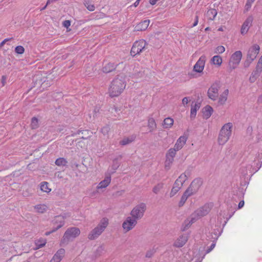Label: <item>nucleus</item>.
Listing matches in <instances>:
<instances>
[{
	"label": "nucleus",
	"mask_w": 262,
	"mask_h": 262,
	"mask_svg": "<svg viewBox=\"0 0 262 262\" xmlns=\"http://www.w3.org/2000/svg\"><path fill=\"white\" fill-rule=\"evenodd\" d=\"M146 210V205L144 203H141L136 206L132 210L130 214L136 220L141 219L144 215Z\"/></svg>",
	"instance_id": "6e6552de"
},
{
	"label": "nucleus",
	"mask_w": 262,
	"mask_h": 262,
	"mask_svg": "<svg viewBox=\"0 0 262 262\" xmlns=\"http://www.w3.org/2000/svg\"><path fill=\"white\" fill-rule=\"evenodd\" d=\"M147 45L146 41L142 39L136 41L132 47L130 52V55L134 57L137 55L140 54Z\"/></svg>",
	"instance_id": "0eeeda50"
},
{
	"label": "nucleus",
	"mask_w": 262,
	"mask_h": 262,
	"mask_svg": "<svg viewBox=\"0 0 262 262\" xmlns=\"http://www.w3.org/2000/svg\"><path fill=\"white\" fill-rule=\"evenodd\" d=\"M80 132H81V133H82V134H84L89 135L90 132L89 130H83V131H80V130H79V131L77 132V134H79Z\"/></svg>",
	"instance_id": "6e6d98bb"
},
{
	"label": "nucleus",
	"mask_w": 262,
	"mask_h": 262,
	"mask_svg": "<svg viewBox=\"0 0 262 262\" xmlns=\"http://www.w3.org/2000/svg\"><path fill=\"white\" fill-rule=\"evenodd\" d=\"M242 58V53L241 51H235L232 54L228 63V69L232 71L239 65Z\"/></svg>",
	"instance_id": "423d86ee"
},
{
	"label": "nucleus",
	"mask_w": 262,
	"mask_h": 262,
	"mask_svg": "<svg viewBox=\"0 0 262 262\" xmlns=\"http://www.w3.org/2000/svg\"><path fill=\"white\" fill-rule=\"evenodd\" d=\"M47 6H48V5H46L45 7H43V8L42 9V10H44V9H45L46 8V7H47Z\"/></svg>",
	"instance_id": "680f3d73"
},
{
	"label": "nucleus",
	"mask_w": 262,
	"mask_h": 262,
	"mask_svg": "<svg viewBox=\"0 0 262 262\" xmlns=\"http://www.w3.org/2000/svg\"><path fill=\"white\" fill-rule=\"evenodd\" d=\"M140 1H141V0H137V1L134 3V6L135 7H137L139 5V3H140Z\"/></svg>",
	"instance_id": "13d9d810"
},
{
	"label": "nucleus",
	"mask_w": 262,
	"mask_h": 262,
	"mask_svg": "<svg viewBox=\"0 0 262 262\" xmlns=\"http://www.w3.org/2000/svg\"><path fill=\"white\" fill-rule=\"evenodd\" d=\"M188 98L187 97H184L182 99V104H183L184 106L186 105L188 103Z\"/></svg>",
	"instance_id": "603ef678"
},
{
	"label": "nucleus",
	"mask_w": 262,
	"mask_h": 262,
	"mask_svg": "<svg viewBox=\"0 0 262 262\" xmlns=\"http://www.w3.org/2000/svg\"><path fill=\"white\" fill-rule=\"evenodd\" d=\"M173 124V120L170 117L165 118V128H169L171 127Z\"/></svg>",
	"instance_id": "7c9ffc66"
},
{
	"label": "nucleus",
	"mask_w": 262,
	"mask_h": 262,
	"mask_svg": "<svg viewBox=\"0 0 262 262\" xmlns=\"http://www.w3.org/2000/svg\"><path fill=\"white\" fill-rule=\"evenodd\" d=\"M205 30H208V28H206V29H205Z\"/></svg>",
	"instance_id": "338daca9"
},
{
	"label": "nucleus",
	"mask_w": 262,
	"mask_h": 262,
	"mask_svg": "<svg viewBox=\"0 0 262 262\" xmlns=\"http://www.w3.org/2000/svg\"><path fill=\"white\" fill-rule=\"evenodd\" d=\"M150 23V20L146 19L139 23L135 27L134 30L136 31H143L147 29Z\"/></svg>",
	"instance_id": "f3484780"
},
{
	"label": "nucleus",
	"mask_w": 262,
	"mask_h": 262,
	"mask_svg": "<svg viewBox=\"0 0 262 262\" xmlns=\"http://www.w3.org/2000/svg\"><path fill=\"white\" fill-rule=\"evenodd\" d=\"M253 61V60H251L250 59L248 58L247 57L246 60L244 62V66L245 68H248L250 65L251 63Z\"/></svg>",
	"instance_id": "49530a36"
},
{
	"label": "nucleus",
	"mask_w": 262,
	"mask_h": 262,
	"mask_svg": "<svg viewBox=\"0 0 262 262\" xmlns=\"http://www.w3.org/2000/svg\"><path fill=\"white\" fill-rule=\"evenodd\" d=\"M229 94V91L228 89L225 90L223 93L220 96L218 100V103L220 105H224L227 100L228 95Z\"/></svg>",
	"instance_id": "5701e85b"
},
{
	"label": "nucleus",
	"mask_w": 262,
	"mask_h": 262,
	"mask_svg": "<svg viewBox=\"0 0 262 262\" xmlns=\"http://www.w3.org/2000/svg\"><path fill=\"white\" fill-rule=\"evenodd\" d=\"M156 35H158V33H155V36H156Z\"/></svg>",
	"instance_id": "69168bd1"
},
{
	"label": "nucleus",
	"mask_w": 262,
	"mask_h": 262,
	"mask_svg": "<svg viewBox=\"0 0 262 262\" xmlns=\"http://www.w3.org/2000/svg\"><path fill=\"white\" fill-rule=\"evenodd\" d=\"M6 77L5 76H3L2 77V83L3 86H4L6 84Z\"/></svg>",
	"instance_id": "5fc2aeb1"
},
{
	"label": "nucleus",
	"mask_w": 262,
	"mask_h": 262,
	"mask_svg": "<svg viewBox=\"0 0 262 262\" xmlns=\"http://www.w3.org/2000/svg\"><path fill=\"white\" fill-rule=\"evenodd\" d=\"M256 69H258L260 71H262V56L259 59L258 62L256 66Z\"/></svg>",
	"instance_id": "a18cd8bd"
},
{
	"label": "nucleus",
	"mask_w": 262,
	"mask_h": 262,
	"mask_svg": "<svg viewBox=\"0 0 262 262\" xmlns=\"http://www.w3.org/2000/svg\"><path fill=\"white\" fill-rule=\"evenodd\" d=\"M198 22H199V17H198V16L196 15L195 17L194 22L193 24V25L191 26V27H194L198 25Z\"/></svg>",
	"instance_id": "8fccbe9b"
},
{
	"label": "nucleus",
	"mask_w": 262,
	"mask_h": 262,
	"mask_svg": "<svg viewBox=\"0 0 262 262\" xmlns=\"http://www.w3.org/2000/svg\"><path fill=\"white\" fill-rule=\"evenodd\" d=\"M39 126L38 120L36 117H33L31 120V126L32 129H36Z\"/></svg>",
	"instance_id": "f704fd0d"
},
{
	"label": "nucleus",
	"mask_w": 262,
	"mask_h": 262,
	"mask_svg": "<svg viewBox=\"0 0 262 262\" xmlns=\"http://www.w3.org/2000/svg\"><path fill=\"white\" fill-rule=\"evenodd\" d=\"M126 75L121 73L117 75L110 83L107 93L112 97L119 96L125 90L126 86Z\"/></svg>",
	"instance_id": "f257e3e1"
},
{
	"label": "nucleus",
	"mask_w": 262,
	"mask_h": 262,
	"mask_svg": "<svg viewBox=\"0 0 262 262\" xmlns=\"http://www.w3.org/2000/svg\"><path fill=\"white\" fill-rule=\"evenodd\" d=\"M111 182V177L109 174L106 176L104 179L101 181L97 186V189L105 188L107 187Z\"/></svg>",
	"instance_id": "aec40b11"
},
{
	"label": "nucleus",
	"mask_w": 262,
	"mask_h": 262,
	"mask_svg": "<svg viewBox=\"0 0 262 262\" xmlns=\"http://www.w3.org/2000/svg\"><path fill=\"white\" fill-rule=\"evenodd\" d=\"M108 224V219H102L97 227L93 229L89 234L88 238L90 239H94L99 236L104 230Z\"/></svg>",
	"instance_id": "39448f33"
},
{
	"label": "nucleus",
	"mask_w": 262,
	"mask_h": 262,
	"mask_svg": "<svg viewBox=\"0 0 262 262\" xmlns=\"http://www.w3.org/2000/svg\"><path fill=\"white\" fill-rule=\"evenodd\" d=\"M233 124L231 122L225 124L221 128L217 142L219 145H223L229 140L232 133Z\"/></svg>",
	"instance_id": "7ed1b4c3"
},
{
	"label": "nucleus",
	"mask_w": 262,
	"mask_h": 262,
	"mask_svg": "<svg viewBox=\"0 0 262 262\" xmlns=\"http://www.w3.org/2000/svg\"><path fill=\"white\" fill-rule=\"evenodd\" d=\"M216 239H217V238H216L215 240H214L212 242V243L211 244L210 246L209 247H208V248L206 250V254L209 253V252H210L214 249V248L215 247V245H216Z\"/></svg>",
	"instance_id": "37998d69"
},
{
	"label": "nucleus",
	"mask_w": 262,
	"mask_h": 262,
	"mask_svg": "<svg viewBox=\"0 0 262 262\" xmlns=\"http://www.w3.org/2000/svg\"><path fill=\"white\" fill-rule=\"evenodd\" d=\"M117 66V64L114 62H109L103 66L102 71L105 73L112 72L116 70Z\"/></svg>",
	"instance_id": "a211bd4d"
},
{
	"label": "nucleus",
	"mask_w": 262,
	"mask_h": 262,
	"mask_svg": "<svg viewBox=\"0 0 262 262\" xmlns=\"http://www.w3.org/2000/svg\"><path fill=\"white\" fill-rule=\"evenodd\" d=\"M253 21V17L249 15L244 21L241 29V33L244 35L247 33Z\"/></svg>",
	"instance_id": "4468645a"
},
{
	"label": "nucleus",
	"mask_w": 262,
	"mask_h": 262,
	"mask_svg": "<svg viewBox=\"0 0 262 262\" xmlns=\"http://www.w3.org/2000/svg\"><path fill=\"white\" fill-rule=\"evenodd\" d=\"M220 89V84L218 82H214L209 88L207 95L210 99L215 101L219 97V91Z\"/></svg>",
	"instance_id": "1a4fd4ad"
},
{
	"label": "nucleus",
	"mask_w": 262,
	"mask_h": 262,
	"mask_svg": "<svg viewBox=\"0 0 262 262\" xmlns=\"http://www.w3.org/2000/svg\"><path fill=\"white\" fill-rule=\"evenodd\" d=\"M46 244V241L44 239H40L38 241H36L35 242V245L36 246L37 249H39L43 247Z\"/></svg>",
	"instance_id": "e433bc0d"
},
{
	"label": "nucleus",
	"mask_w": 262,
	"mask_h": 262,
	"mask_svg": "<svg viewBox=\"0 0 262 262\" xmlns=\"http://www.w3.org/2000/svg\"><path fill=\"white\" fill-rule=\"evenodd\" d=\"M213 108L210 105L206 106L203 109V116L206 119L209 118L213 113Z\"/></svg>",
	"instance_id": "b1692460"
},
{
	"label": "nucleus",
	"mask_w": 262,
	"mask_h": 262,
	"mask_svg": "<svg viewBox=\"0 0 262 262\" xmlns=\"http://www.w3.org/2000/svg\"><path fill=\"white\" fill-rule=\"evenodd\" d=\"M154 253V252L153 250L148 251L146 254V257H150Z\"/></svg>",
	"instance_id": "3c124183"
},
{
	"label": "nucleus",
	"mask_w": 262,
	"mask_h": 262,
	"mask_svg": "<svg viewBox=\"0 0 262 262\" xmlns=\"http://www.w3.org/2000/svg\"><path fill=\"white\" fill-rule=\"evenodd\" d=\"M244 200H242V201H241L239 202V203H238V209H241L244 205Z\"/></svg>",
	"instance_id": "864d4df0"
},
{
	"label": "nucleus",
	"mask_w": 262,
	"mask_h": 262,
	"mask_svg": "<svg viewBox=\"0 0 262 262\" xmlns=\"http://www.w3.org/2000/svg\"><path fill=\"white\" fill-rule=\"evenodd\" d=\"M9 39H4L1 43H0V47H2L5 43V42L8 41Z\"/></svg>",
	"instance_id": "052dcab7"
},
{
	"label": "nucleus",
	"mask_w": 262,
	"mask_h": 262,
	"mask_svg": "<svg viewBox=\"0 0 262 262\" xmlns=\"http://www.w3.org/2000/svg\"><path fill=\"white\" fill-rule=\"evenodd\" d=\"M188 76L190 78H194V74H193V72H190L188 73Z\"/></svg>",
	"instance_id": "bf43d9fd"
},
{
	"label": "nucleus",
	"mask_w": 262,
	"mask_h": 262,
	"mask_svg": "<svg viewBox=\"0 0 262 262\" xmlns=\"http://www.w3.org/2000/svg\"><path fill=\"white\" fill-rule=\"evenodd\" d=\"M261 72V71H259L258 69L256 68V70L252 73L249 78L250 81L251 82H254L256 80L257 78L259 76V73Z\"/></svg>",
	"instance_id": "cd10ccee"
},
{
	"label": "nucleus",
	"mask_w": 262,
	"mask_h": 262,
	"mask_svg": "<svg viewBox=\"0 0 262 262\" xmlns=\"http://www.w3.org/2000/svg\"><path fill=\"white\" fill-rule=\"evenodd\" d=\"M158 0H149V3L151 5H154L156 4L157 2H158Z\"/></svg>",
	"instance_id": "4d7b16f0"
},
{
	"label": "nucleus",
	"mask_w": 262,
	"mask_h": 262,
	"mask_svg": "<svg viewBox=\"0 0 262 262\" xmlns=\"http://www.w3.org/2000/svg\"><path fill=\"white\" fill-rule=\"evenodd\" d=\"M217 12L215 9H209L206 13V16L208 19L213 20L216 17Z\"/></svg>",
	"instance_id": "a878e982"
},
{
	"label": "nucleus",
	"mask_w": 262,
	"mask_h": 262,
	"mask_svg": "<svg viewBox=\"0 0 262 262\" xmlns=\"http://www.w3.org/2000/svg\"><path fill=\"white\" fill-rule=\"evenodd\" d=\"M187 137L186 136H180L177 140L174 147L169 149L166 154V160L165 161V169H168L173 162V158L177 151L181 149L186 144Z\"/></svg>",
	"instance_id": "f03ea898"
},
{
	"label": "nucleus",
	"mask_w": 262,
	"mask_h": 262,
	"mask_svg": "<svg viewBox=\"0 0 262 262\" xmlns=\"http://www.w3.org/2000/svg\"><path fill=\"white\" fill-rule=\"evenodd\" d=\"M219 31H222V29L221 28H219Z\"/></svg>",
	"instance_id": "0e129e2a"
},
{
	"label": "nucleus",
	"mask_w": 262,
	"mask_h": 262,
	"mask_svg": "<svg viewBox=\"0 0 262 262\" xmlns=\"http://www.w3.org/2000/svg\"><path fill=\"white\" fill-rule=\"evenodd\" d=\"M70 25L71 21L69 20H65L63 23V26L67 29L70 26Z\"/></svg>",
	"instance_id": "de8ad7c7"
},
{
	"label": "nucleus",
	"mask_w": 262,
	"mask_h": 262,
	"mask_svg": "<svg viewBox=\"0 0 262 262\" xmlns=\"http://www.w3.org/2000/svg\"><path fill=\"white\" fill-rule=\"evenodd\" d=\"M65 254V250L63 249H60L54 255L50 262H60Z\"/></svg>",
	"instance_id": "6ab92c4d"
},
{
	"label": "nucleus",
	"mask_w": 262,
	"mask_h": 262,
	"mask_svg": "<svg viewBox=\"0 0 262 262\" xmlns=\"http://www.w3.org/2000/svg\"><path fill=\"white\" fill-rule=\"evenodd\" d=\"M109 130V127L107 126L103 127L101 129V132L103 134H107Z\"/></svg>",
	"instance_id": "09e8293b"
},
{
	"label": "nucleus",
	"mask_w": 262,
	"mask_h": 262,
	"mask_svg": "<svg viewBox=\"0 0 262 262\" xmlns=\"http://www.w3.org/2000/svg\"><path fill=\"white\" fill-rule=\"evenodd\" d=\"M67 163L66 160L63 158H58L55 161V164L57 166H64L66 165Z\"/></svg>",
	"instance_id": "c9c22d12"
},
{
	"label": "nucleus",
	"mask_w": 262,
	"mask_h": 262,
	"mask_svg": "<svg viewBox=\"0 0 262 262\" xmlns=\"http://www.w3.org/2000/svg\"><path fill=\"white\" fill-rule=\"evenodd\" d=\"M80 230L75 227L68 229L64 233L63 236V241H68L71 238H75L80 234Z\"/></svg>",
	"instance_id": "9b49d317"
},
{
	"label": "nucleus",
	"mask_w": 262,
	"mask_h": 262,
	"mask_svg": "<svg viewBox=\"0 0 262 262\" xmlns=\"http://www.w3.org/2000/svg\"><path fill=\"white\" fill-rule=\"evenodd\" d=\"M64 223V217L62 215H58L55 217L54 220V224L56 226V227L52 230L51 232H47L45 233L46 235H49L51 233L56 231L59 228H61L63 226Z\"/></svg>",
	"instance_id": "dca6fc26"
},
{
	"label": "nucleus",
	"mask_w": 262,
	"mask_h": 262,
	"mask_svg": "<svg viewBox=\"0 0 262 262\" xmlns=\"http://www.w3.org/2000/svg\"><path fill=\"white\" fill-rule=\"evenodd\" d=\"M15 51L17 54H23L25 52V49L23 46H18L15 48Z\"/></svg>",
	"instance_id": "79ce46f5"
},
{
	"label": "nucleus",
	"mask_w": 262,
	"mask_h": 262,
	"mask_svg": "<svg viewBox=\"0 0 262 262\" xmlns=\"http://www.w3.org/2000/svg\"><path fill=\"white\" fill-rule=\"evenodd\" d=\"M206 57L205 55H202L193 66V71L201 73L203 72L204 69Z\"/></svg>",
	"instance_id": "ddd939ff"
},
{
	"label": "nucleus",
	"mask_w": 262,
	"mask_h": 262,
	"mask_svg": "<svg viewBox=\"0 0 262 262\" xmlns=\"http://www.w3.org/2000/svg\"><path fill=\"white\" fill-rule=\"evenodd\" d=\"M187 179V176L185 172L182 173L178 178L175 181L174 184L180 188L182 187L183 184Z\"/></svg>",
	"instance_id": "412c9836"
},
{
	"label": "nucleus",
	"mask_w": 262,
	"mask_h": 262,
	"mask_svg": "<svg viewBox=\"0 0 262 262\" xmlns=\"http://www.w3.org/2000/svg\"><path fill=\"white\" fill-rule=\"evenodd\" d=\"M223 62L222 58L219 55L214 56L211 59V62L217 67H220Z\"/></svg>",
	"instance_id": "bb28decb"
},
{
	"label": "nucleus",
	"mask_w": 262,
	"mask_h": 262,
	"mask_svg": "<svg viewBox=\"0 0 262 262\" xmlns=\"http://www.w3.org/2000/svg\"><path fill=\"white\" fill-rule=\"evenodd\" d=\"M134 140V138H125L120 141V144L122 145H125L133 142Z\"/></svg>",
	"instance_id": "4c0bfd02"
},
{
	"label": "nucleus",
	"mask_w": 262,
	"mask_h": 262,
	"mask_svg": "<svg viewBox=\"0 0 262 262\" xmlns=\"http://www.w3.org/2000/svg\"><path fill=\"white\" fill-rule=\"evenodd\" d=\"M255 0H247L245 6V12H248L251 7L252 4Z\"/></svg>",
	"instance_id": "ea45409f"
},
{
	"label": "nucleus",
	"mask_w": 262,
	"mask_h": 262,
	"mask_svg": "<svg viewBox=\"0 0 262 262\" xmlns=\"http://www.w3.org/2000/svg\"><path fill=\"white\" fill-rule=\"evenodd\" d=\"M84 5L87 9L90 11H93L95 10V7L94 5L89 1H85L84 3Z\"/></svg>",
	"instance_id": "72a5a7b5"
},
{
	"label": "nucleus",
	"mask_w": 262,
	"mask_h": 262,
	"mask_svg": "<svg viewBox=\"0 0 262 262\" xmlns=\"http://www.w3.org/2000/svg\"><path fill=\"white\" fill-rule=\"evenodd\" d=\"M260 50L259 46L255 44L253 45L250 48H249L247 57L250 59L251 60H254L257 57V55L259 53Z\"/></svg>",
	"instance_id": "2eb2a0df"
},
{
	"label": "nucleus",
	"mask_w": 262,
	"mask_h": 262,
	"mask_svg": "<svg viewBox=\"0 0 262 262\" xmlns=\"http://www.w3.org/2000/svg\"><path fill=\"white\" fill-rule=\"evenodd\" d=\"M191 195H192V194H190V193L189 192V190H186L181 198V200L179 203V206L180 207L183 206L188 198Z\"/></svg>",
	"instance_id": "393cba45"
},
{
	"label": "nucleus",
	"mask_w": 262,
	"mask_h": 262,
	"mask_svg": "<svg viewBox=\"0 0 262 262\" xmlns=\"http://www.w3.org/2000/svg\"><path fill=\"white\" fill-rule=\"evenodd\" d=\"M202 184L203 181L201 178H196L192 181L186 190H189L190 194L193 195L199 190Z\"/></svg>",
	"instance_id": "9d476101"
},
{
	"label": "nucleus",
	"mask_w": 262,
	"mask_h": 262,
	"mask_svg": "<svg viewBox=\"0 0 262 262\" xmlns=\"http://www.w3.org/2000/svg\"><path fill=\"white\" fill-rule=\"evenodd\" d=\"M137 223L136 219L133 217H127L122 224V227L125 232H128L133 229Z\"/></svg>",
	"instance_id": "f8f14e48"
},
{
	"label": "nucleus",
	"mask_w": 262,
	"mask_h": 262,
	"mask_svg": "<svg viewBox=\"0 0 262 262\" xmlns=\"http://www.w3.org/2000/svg\"><path fill=\"white\" fill-rule=\"evenodd\" d=\"M163 188V184H159L154 187L153 188V191L155 193H158L160 190H161Z\"/></svg>",
	"instance_id": "c03bdc74"
},
{
	"label": "nucleus",
	"mask_w": 262,
	"mask_h": 262,
	"mask_svg": "<svg viewBox=\"0 0 262 262\" xmlns=\"http://www.w3.org/2000/svg\"><path fill=\"white\" fill-rule=\"evenodd\" d=\"M180 189L181 188L180 187L173 184V187L170 193V196L172 197L174 196Z\"/></svg>",
	"instance_id": "58836bf2"
},
{
	"label": "nucleus",
	"mask_w": 262,
	"mask_h": 262,
	"mask_svg": "<svg viewBox=\"0 0 262 262\" xmlns=\"http://www.w3.org/2000/svg\"><path fill=\"white\" fill-rule=\"evenodd\" d=\"M82 138L84 139H85L87 138V137H82Z\"/></svg>",
	"instance_id": "e2e57ef3"
},
{
	"label": "nucleus",
	"mask_w": 262,
	"mask_h": 262,
	"mask_svg": "<svg viewBox=\"0 0 262 262\" xmlns=\"http://www.w3.org/2000/svg\"><path fill=\"white\" fill-rule=\"evenodd\" d=\"M40 189L45 192L49 193L51 191V189L49 187V184L46 182H43L40 183Z\"/></svg>",
	"instance_id": "c85d7f7f"
},
{
	"label": "nucleus",
	"mask_w": 262,
	"mask_h": 262,
	"mask_svg": "<svg viewBox=\"0 0 262 262\" xmlns=\"http://www.w3.org/2000/svg\"><path fill=\"white\" fill-rule=\"evenodd\" d=\"M36 211L39 213H43L48 209V207L45 204H39L35 206Z\"/></svg>",
	"instance_id": "c756f323"
},
{
	"label": "nucleus",
	"mask_w": 262,
	"mask_h": 262,
	"mask_svg": "<svg viewBox=\"0 0 262 262\" xmlns=\"http://www.w3.org/2000/svg\"><path fill=\"white\" fill-rule=\"evenodd\" d=\"M188 240L187 236L183 235L180 236L174 243V246L177 247H183Z\"/></svg>",
	"instance_id": "4be33fe9"
},
{
	"label": "nucleus",
	"mask_w": 262,
	"mask_h": 262,
	"mask_svg": "<svg viewBox=\"0 0 262 262\" xmlns=\"http://www.w3.org/2000/svg\"><path fill=\"white\" fill-rule=\"evenodd\" d=\"M213 206V203H207L196 209L192 214L191 221L188 224H192L194 221L198 220L208 214Z\"/></svg>",
	"instance_id": "20e7f679"
},
{
	"label": "nucleus",
	"mask_w": 262,
	"mask_h": 262,
	"mask_svg": "<svg viewBox=\"0 0 262 262\" xmlns=\"http://www.w3.org/2000/svg\"><path fill=\"white\" fill-rule=\"evenodd\" d=\"M148 127L149 128V131H152L156 127V124L154 119L150 118L148 122Z\"/></svg>",
	"instance_id": "473e14b6"
},
{
	"label": "nucleus",
	"mask_w": 262,
	"mask_h": 262,
	"mask_svg": "<svg viewBox=\"0 0 262 262\" xmlns=\"http://www.w3.org/2000/svg\"><path fill=\"white\" fill-rule=\"evenodd\" d=\"M225 48L224 46H217L215 49L214 53L216 54H222V53H224L225 52Z\"/></svg>",
	"instance_id": "a19ab883"
},
{
	"label": "nucleus",
	"mask_w": 262,
	"mask_h": 262,
	"mask_svg": "<svg viewBox=\"0 0 262 262\" xmlns=\"http://www.w3.org/2000/svg\"><path fill=\"white\" fill-rule=\"evenodd\" d=\"M199 108L200 106L197 104H195L194 105L191 106L190 111V117L191 118L195 117L197 110H199Z\"/></svg>",
	"instance_id": "2f4dec72"
}]
</instances>
